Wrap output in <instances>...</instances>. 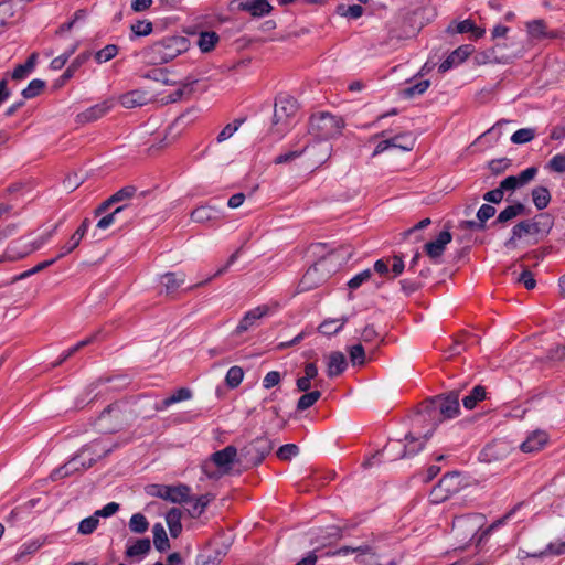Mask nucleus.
<instances>
[{"label":"nucleus","mask_w":565,"mask_h":565,"mask_svg":"<svg viewBox=\"0 0 565 565\" xmlns=\"http://www.w3.org/2000/svg\"><path fill=\"white\" fill-rule=\"evenodd\" d=\"M459 413V392L454 390L446 395H437L422 403L415 422H428L429 428L424 434L426 441L439 424L446 419L456 417Z\"/></svg>","instance_id":"1"},{"label":"nucleus","mask_w":565,"mask_h":565,"mask_svg":"<svg viewBox=\"0 0 565 565\" xmlns=\"http://www.w3.org/2000/svg\"><path fill=\"white\" fill-rule=\"evenodd\" d=\"M335 258L337 252L333 250L309 267L298 284V291L305 292L312 290L327 281L331 274L337 271L340 265V263L335 262Z\"/></svg>","instance_id":"2"},{"label":"nucleus","mask_w":565,"mask_h":565,"mask_svg":"<svg viewBox=\"0 0 565 565\" xmlns=\"http://www.w3.org/2000/svg\"><path fill=\"white\" fill-rule=\"evenodd\" d=\"M128 405L124 402H115L108 405L97 417L95 426L102 434H114L128 425Z\"/></svg>","instance_id":"3"},{"label":"nucleus","mask_w":565,"mask_h":565,"mask_svg":"<svg viewBox=\"0 0 565 565\" xmlns=\"http://www.w3.org/2000/svg\"><path fill=\"white\" fill-rule=\"evenodd\" d=\"M189 40L184 36H168L152 44L148 55L153 63H168L189 49Z\"/></svg>","instance_id":"4"},{"label":"nucleus","mask_w":565,"mask_h":565,"mask_svg":"<svg viewBox=\"0 0 565 565\" xmlns=\"http://www.w3.org/2000/svg\"><path fill=\"white\" fill-rule=\"evenodd\" d=\"M274 444L267 436H259L244 446L237 459L245 469L259 466L267 455L273 450Z\"/></svg>","instance_id":"5"},{"label":"nucleus","mask_w":565,"mask_h":565,"mask_svg":"<svg viewBox=\"0 0 565 565\" xmlns=\"http://www.w3.org/2000/svg\"><path fill=\"white\" fill-rule=\"evenodd\" d=\"M344 120L330 113L312 115L309 124V132L319 139H331L341 135Z\"/></svg>","instance_id":"6"},{"label":"nucleus","mask_w":565,"mask_h":565,"mask_svg":"<svg viewBox=\"0 0 565 565\" xmlns=\"http://www.w3.org/2000/svg\"><path fill=\"white\" fill-rule=\"evenodd\" d=\"M297 110L298 104L294 97L287 94H279L275 100L271 128L276 132H285Z\"/></svg>","instance_id":"7"},{"label":"nucleus","mask_w":565,"mask_h":565,"mask_svg":"<svg viewBox=\"0 0 565 565\" xmlns=\"http://www.w3.org/2000/svg\"><path fill=\"white\" fill-rule=\"evenodd\" d=\"M462 487V478L459 472L446 473L430 491L429 499L435 504L441 503L459 492Z\"/></svg>","instance_id":"8"},{"label":"nucleus","mask_w":565,"mask_h":565,"mask_svg":"<svg viewBox=\"0 0 565 565\" xmlns=\"http://www.w3.org/2000/svg\"><path fill=\"white\" fill-rule=\"evenodd\" d=\"M484 524V516L480 513L460 515L452 521V532L461 540H473Z\"/></svg>","instance_id":"9"},{"label":"nucleus","mask_w":565,"mask_h":565,"mask_svg":"<svg viewBox=\"0 0 565 565\" xmlns=\"http://www.w3.org/2000/svg\"><path fill=\"white\" fill-rule=\"evenodd\" d=\"M146 491L151 497L161 498L173 503H183L191 501V489L185 484H179L174 487L163 484H150L146 488Z\"/></svg>","instance_id":"10"},{"label":"nucleus","mask_w":565,"mask_h":565,"mask_svg":"<svg viewBox=\"0 0 565 565\" xmlns=\"http://www.w3.org/2000/svg\"><path fill=\"white\" fill-rule=\"evenodd\" d=\"M553 222L548 214L542 213L534 220H525L514 225V237L548 233Z\"/></svg>","instance_id":"11"},{"label":"nucleus","mask_w":565,"mask_h":565,"mask_svg":"<svg viewBox=\"0 0 565 565\" xmlns=\"http://www.w3.org/2000/svg\"><path fill=\"white\" fill-rule=\"evenodd\" d=\"M512 451V446L504 439L493 440L488 444L481 451L480 458L482 461L491 463L505 459Z\"/></svg>","instance_id":"12"},{"label":"nucleus","mask_w":565,"mask_h":565,"mask_svg":"<svg viewBox=\"0 0 565 565\" xmlns=\"http://www.w3.org/2000/svg\"><path fill=\"white\" fill-rule=\"evenodd\" d=\"M452 235L449 231H443L439 233L435 241H430L425 244L424 249L426 254L435 262L439 263V258L443 256L446 246L451 242Z\"/></svg>","instance_id":"13"},{"label":"nucleus","mask_w":565,"mask_h":565,"mask_svg":"<svg viewBox=\"0 0 565 565\" xmlns=\"http://www.w3.org/2000/svg\"><path fill=\"white\" fill-rule=\"evenodd\" d=\"M238 456L237 448L233 445H228L222 450L212 454L211 460L216 467L222 469L223 472H228L231 465L237 462Z\"/></svg>","instance_id":"14"},{"label":"nucleus","mask_w":565,"mask_h":565,"mask_svg":"<svg viewBox=\"0 0 565 565\" xmlns=\"http://www.w3.org/2000/svg\"><path fill=\"white\" fill-rule=\"evenodd\" d=\"M269 309L267 306H259L245 313L243 319L236 327L235 333L242 334L248 331L250 328L256 326L257 321L268 313Z\"/></svg>","instance_id":"15"},{"label":"nucleus","mask_w":565,"mask_h":565,"mask_svg":"<svg viewBox=\"0 0 565 565\" xmlns=\"http://www.w3.org/2000/svg\"><path fill=\"white\" fill-rule=\"evenodd\" d=\"M548 441V435L544 430H534L520 445L523 452H535L541 450Z\"/></svg>","instance_id":"16"},{"label":"nucleus","mask_w":565,"mask_h":565,"mask_svg":"<svg viewBox=\"0 0 565 565\" xmlns=\"http://www.w3.org/2000/svg\"><path fill=\"white\" fill-rule=\"evenodd\" d=\"M327 373L329 377L341 375L347 369L345 355L340 351H333L327 356Z\"/></svg>","instance_id":"17"},{"label":"nucleus","mask_w":565,"mask_h":565,"mask_svg":"<svg viewBox=\"0 0 565 565\" xmlns=\"http://www.w3.org/2000/svg\"><path fill=\"white\" fill-rule=\"evenodd\" d=\"M238 9L249 12L253 17H264L273 8L267 0H238Z\"/></svg>","instance_id":"18"},{"label":"nucleus","mask_w":565,"mask_h":565,"mask_svg":"<svg viewBox=\"0 0 565 565\" xmlns=\"http://www.w3.org/2000/svg\"><path fill=\"white\" fill-rule=\"evenodd\" d=\"M226 555L223 546L209 547L202 551L196 557V565H218Z\"/></svg>","instance_id":"19"},{"label":"nucleus","mask_w":565,"mask_h":565,"mask_svg":"<svg viewBox=\"0 0 565 565\" xmlns=\"http://www.w3.org/2000/svg\"><path fill=\"white\" fill-rule=\"evenodd\" d=\"M150 100V96L146 90L135 89L122 94L119 97L120 104L125 108H135L146 105Z\"/></svg>","instance_id":"20"},{"label":"nucleus","mask_w":565,"mask_h":565,"mask_svg":"<svg viewBox=\"0 0 565 565\" xmlns=\"http://www.w3.org/2000/svg\"><path fill=\"white\" fill-rule=\"evenodd\" d=\"M471 53V49L469 45H462L452 51L449 56L439 65L438 71L440 73H445L449 71L451 67L463 62Z\"/></svg>","instance_id":"21"},{"label":"nucleus","mask_w":565,"mask_h":565,"mask_svg":"<svg viewBox=\"0 0 565 565\" xmlns=\"http://www.w3.org/2000/svg\"><path fill=\"white\" fill-rule=\"evenodd\" d=\"M89 220L85 218L79 227L75 231V233L71 236L70 241L61 247V253L57 255V258H62L67 254L72 253L81 243L82 238L86 234L89 227Z\"/></svg>","instance_id":"22"},{"label":"nucleus","mask_w":565,"mask_h":565,"mask_svg":"<svg viewBox=\"0 0 565 565\" xmlns=\"http://www.w3.org/2000/svg\"><path fill=\"white\" fill-rule=\"evenodd\" d=\"M90 53L89 52H83L78 54L72 63L68 65V67L65 70V72L60 76V78L54 83V88H61L68 79H71L75 72L89 58Z\"/></svg>","instance_id":"23"},{"label":"nucleus","mask_w":565,"mask_h":565,"mask_svg":"<svg viewBox=\"0 0 565 565\" xmlns=\"http://www.w3.org/2000/svg\"><path fill=\"white\" fill-rule=\"evenodd\" d=\"M109 108L110 107L106 102H104L102 104L94 105V106L89 107L88 109L79 113L76 116V121L79 124H87V122L97 120L100 117H103L109 110Z\"/></svg>","instance_id":"24"},{"label":"nucleus","mask_w":565,"mask_h":565,"mask_svg":"<svg viewBox=\"0 0 565 565\" xmlns=\"http://www.w3.org/2000/svg\"><path fill=\"white\" fill-rule=\"evenodd\" d=\"M191 397H192L191 390H189L186 387H181V388L177 390L172 395L166 397L160 404H157L154 408H156V411H163L175 403L188 401Z\"/></svg>","instance_id":"25"},{"label":"nucleus","mask_w":565,"mask_h":565,"mask_svg":"<svg viewBox=\"0 0 565 565\" xmlns=\"http://www.w3.org/2000/svg\"><path fill=\"white\" fill-rule=\"evenodd\" d=\"M529 35L534 40H541L545 38H555L556 34L548 33L546 31V23L542 19L532 20L526 23Z\"/></svg>","instance_id":"26"},{"label":"nucleus","mask_w":565,"mask_h":565,"mask_svg":"<svg viewBox=\"0 0 565 565\" xmlns=\"http://www.w3.org/2000/svg\"><path fill=\"white\" fill-rule=\"evenodd\" d=\"M385 454L390 461H396L405 458V447L402 440H390L383 448L382 452L376 455Z\"/></svg>","instance_id":"27"},{"label":"nucleus","mask_w":565,"mask_h":565,"mask_svg":"<svg viewBox=\"0 0 565 565\" xmlns=\"http://www.w3.org/2000/svg\"><path fill=\"white\" fill-rule=\"evenodd\" d=\"M181 515V510L178 508L170 509L166 515L170 535L174 539L178 537L182 531Z\"/></svg>","instance_id":"28"},{"label":"nucleus","mask_w":565,"mask_h":565,"mask_svg":"<svg viewBox=\"0 0 565 565\" xmlns=\"http://www.w3.org/2000/svg\"><path fill=\"white\" fill-rule=\"evenodd\" d=\"M523 214H526V207L524 204L522 203H515L513 205H509L507 206L504 210H502L497 220H495V224L498 223H507L509 222L510 220L519 216V215H523Z\"/></svg>","instance_id":"29"},{"label":"nucleus","mask_w":565,"mask_h":565,"mask_svg":"<svg viewBox=\"0 0 565 565\" xmlns=\"http://www.w3.org/2000/svg\"><path fill=\"white\" fill-rule=\"evenodd\" d=\"M388 140L392 143V148H397L403 151H412L415 146V138L412 136L411 132H402L398 135H395Z\"/></svg>","instance_id":"30"},{"label":"nucleus","mask_w":565,"mask_h":565,"mask_svg":"<svg viewBox=\"0 0 565 565\" xmlns=\"http://www.w3.org/2000/svg\"><path fill=\"white\" fill-rule=\"evenodd\" d=\"M151 550V542L148 537L137 540L132 545L126 550V556L129 558L137 556H145Z\"/></svg>","instance_id":"31"},{"label":"nucleus","mask_w":565,"mask_h":565,"mask_svg":"<svg viewBox=\"0 0 565 565\" xmlns=\"http://www.w3.org/2000/svg\"><path fill=\"white\" fill-rule=\"evenodd\" d=\"M153 544L159 552H166L170 548V542L167 536L166 530L161 523H157L152 527Z\"/></svg>","instance_id":"32"},{"label":"nucleus","mask_w":565,"mask_h":565,"mask_svg":"<svg viewBox=\"0 0 565 565\" xmlns=\"http://www.w3.org/2000/svg\"><path fill=\"white\" fill-rule=\"evenodd\" d=\"M162 278L166 279L164 289L167 295L174 294L185 281L184 274L166 273Z\"/></svg>","instance_id":"33"},{"label":"nucleus","mask_w":565,"mask_h":565,"mask_svg":"<svg viewBox=\"0 0 565 565\" xmlns=\"http://www.w3.org/2000/svg\"><path fill=\"white\" fill-rule=\"evenodd\" d=\"M129 210V206L124 204L120 206H117L111 213L104 215L98 222H97V228L99 230H106L109 226L117 224L120 222L119 217L121 213Z\"/></svg>","instance_id":"34"},{"label":"nucleus","mask_w":565,"mask_h":565,"mask_svg":"<svg viewBox=\"0 0 565 565\" xmlns=\"http://www.w3.org/2000/svg\"><path fill=\"white\" fill-rule=\"evenodd\" d=\"M196 83L195 79L192 82L181 83L179 87L168 95L167 97L161 99L162 104L175 103L181 100L184 96H190L192 93V84Z\"/></svg>","instance_id":"35"},{"label":"nucleus","mask_w":565,"mask_h":565,"mask_svg":"<svg viewBox=\"0 0 565 565\" xmlns=\"http://www.w3.org/2000/svg\"><path fill=\"white\" fill-rule=\"evenodd\" d=\"M486 387L482 385H476L471 392L462 398L465 408L472 409L476 405L486 398Z\"/></svg>","instance_id":"36"},{"label":"nucleus","mask_w":565,"mask_h":565,"mask_svg":"<svg viewBox=\"0 0 565 565\" xmlns=\"http://www.w3.org/2000/svg\"><path fill=\"white\" fill-rule=\"evenodd\" d=\"M532 201L537 210H544L547 207L551 201V194L547 188L536 186L532 190Z\"/></svg>","instance_id":"37"},{"label":"nucleus","mask_w":565,"mask_h":565,"mask_svg":"<svg viewBox=\"0 0 565 565\" xmlns=\"http://www.w3.org/2000/svg\"><path fill=\"white\" fill-rule=\"evenodd\" d=\"M214 499V497L210 493L202 494L198 497L190 509H188L189 514L191 518H199L205 510V508L209 505V503Z\"/></svg>","instance_id":"38"},{"label":"nucleus","mask_w":565,"mask_h":565,"mask_svg":"<svg viewBox=\"0 0 565 565\" xmlns=\"http://www.w3.org/2000/svg\"><path fill=\"white\" fill-rule=\"evenodd\" d=\"M220 38L215 32H202L199 36L198 45L200 50L207 53L214 49Z\"/></svg>","instance_id":"39"},{"label":"nucleus","mask_w":565,"mask_h":565,"mask_svg":"<svg viewBox=\"0 0 565 565\" xmlns=\"http://www.w3.org/2000/svg\"><path fill=\"white\" fill-rule=\"evenodd\" d=\"M149 527L147 518L141 513H135L129 520V530L132 533L142 534Z\"/></svg>","instance_id":"40"},{"label":"nucleus","mask_w":565,"mask_h":565,"mask_svg":"<svg viewBox=\"0 0 565 565\" xmlns=\"http://www.w3.org/2000/svg\"><path fill=\"white\" fill-rule=\"evenodd\" d=\"M77 470H79V468L77 467V460H76V458H73L72 460H70L64 466H62L58 469L54 470L51 473V479L52 480H58V479H62V478L71 476L73 472H75Z\"/></svg>","instance_id":"41"},{"label":"nucleus","mask_w":565,"mask_h":565,"mask_svg":"<svg viewBox=\"0 0 565 565\" xmlns=\"http://www.w3.org/2000/svg\"><path fill=\"white\" fill-rule=\"evenodd\" d=\"M405 440L407 441V444H404L405 458L415 456L424 448L425 445V441H419L418 438L412 434H407L405 436Z\"/></svg>","instance_id":"42"},{"label":"nucleus","mask_w":565,"mask_h":565,"mask_svg":"<svg viewBox=\"0 0 565 565\" xmlns=\"http://www.w3.org/2000/svg\"><path fill=\"white\" fill-rule=\"evenodd\" d=\"M321 396L319 391L305 392L297 402V409L299 412L306 411L311 407Z\"/></svg>","instance_id":"43"},{"label":"nucleus","mask_w":565,"mask_h":565,"mask_svg":"<svg viewBox=\"0 0 565 565\" xmlns=\"http://www.w3.org/2000/svg\"><path fill=\"white\" fill-rule=\"evenodd\" d=\"M44 88L45 82L36 78L32 79L21 94L25 99H31L39 96Z\"/></svg>","instance_id":"44"},{"label":"nucleus","mask_w":565,"mask_h":565,"mask_svg":"<svg viewBox=\"0 0 565 565\" xmlns=\"http://www.w3.org/2000/svg\"><path fill=\"white\" fill-rule=\"evenodd\" d=\"M535 138V129L521 128L511 136V141L515 145H523L532 141Z\"/></svg>","instance_id":"45"},{"label":"nucleus","mask_w":565,"mask_h":565,"mask_svg":"<svg viewBox=\"0 0 565 565\" xmlns=\"http://www.w3.org/2000/svg\"><path fill=\"white\" fill-rule=\"evenodd\" d=\"M243 377H244L243 369L239 366H232L226 373L225 382L228 387L235 388L242 383Z\"/></svg>","instance_id":"46"},{"label":"nucleus","mask_w":565,"mask_h":565,"mask_svg":"<svg viewBox=\"0 0 565 565\" xmlns=\"http://www.w3.org/2000/svg\"><path fill=\"white\" fill-rule=\"evenodd\" d=\"M99 519L94 513L93 515L85 518L78 524V533L83 535L92 534L98 526Z\"/></svg>","instance_id":"47"},{"label":"nucleus","mask_w":565,"mask_h":565,"mask_svg":"<svg viewBox=\"0 0 565 565\" xmlns=\"http://www.w3.org/2000/svg\"><path fill=\"white\" fill-rule=\"evenodd\" d=\"M565 554V540L559 543H550L544 551L530 554L532 557H544L547 555Z\"/></svg>","instance_id":"48"},{"label":"nucleus","mask_w":565,"mask_h":565,"mask_svg":"<svg viewBox=\"0 0 565 565\" xmlns=\"http://www.w3.org/2000/svg\"><path fill=\"white\" fill-rule=\"evenodd\" d=\"M118 54V46L115 44H108L102 50L95 53V60L97 63H105L114 58Z\"/></svg>","instance_id":"49"},{"label":"nucleus","mask_w":565,"mask_h":565,"mask_svg":"<svg viewBox=\"0 0 565 565\" xmlns=\"http://www.w3.org/2000/svg\"><path fill=\"white\" fill-rule=\"evenodd\" d=\"M429 85H430V82L428 79L420 81L415 85L404 88L402 90V95L405 98H412L415 95H422L427 90Z\"/></svg>","instance_id":"50"},{"label":"nucleus","mask_w":565,"mask_h":565,"mask_svg":"<svg viewBox=\"0 0 565 565\" xmlns=\"http://www.w3.org/2000/svg\"><path fill=\"white\" fill-rule=\"evenodd\" d=\"M145 78L152 79L156 82H161L167 85L174 84L175 82L169 79L168 71L166 68H151L145 75Z\"/></svg>","instance_id":"51"},{"label":"nucleus","mask_w":565,"mask_h":565,"mask_svg":"<svg viewBox=\"0 0 565 565\" xmlns=\"http://www.w3.org/2000/svg\"><path fill=\"white\" fill-rule=\"evenodd\" d=\"M349 355L353 365H363L365 363V351L360 343L350 348Z\"/></svg>","instance_id":"52"},{"label":"nucleus","mask_w":565,"mask_h":565,"mask_svg":"<svg viewBox=\"0 0 565 565\" xmlns=\"http://www.w3.org/2000/svg\"><path fill=\"white\" fill-rule=\"evenodd\" d=\"M299 454V447L295 444H286L277 450V457L287 461Z\"/></svg>","instance_id":"53"},{"label":"nucleus","mask_w":565,"mask_h":565,"mask_svg":"<svg viewBox=\"0 0 565 565\" xmlns=\"http://www.w3.org/2000/svg\"><path fill=\"white\" fill-rule=\"evenodd\" d=\"M78 43L74 44L67 52L52 60L50 67L54 71L61 70L68 61L70 56L75 53Z\"/></svg>","instance_id":"54"},{"label":"nucleus","mask_w":565,"mask_h":565,"mask_svg":"<svg viewBox=\"0 0 565 565\" xmlns=\"http://www.w3.org/2000/svg\"><path fill=\"white\" fill-rule=\"evenodd\" d=\"M372 277V270L371 269H365L363 271H361L360 274L355 275L354 277H352L349 281H348V287L351 289V290H355L358 289L363 282L370 280V278Z\"/></svg>","instance_id":"55"},{"label":"nucleus","mask_w":565,"mask_h":565,"mask_svg":"<svg viewBox=\"0 0 565 565\" xmlns=\"http://www.w3.org/2000/svg\"><path fill=\"white\" fill-rule=\"evenodd\" d=\"M243 122V119H236L231 124H227L218 134L217 141L223 142L227 140L230 137L233 136V134L238 129L241 124Z\"/></svg>","instance_id":"56"},{"label":"nucleus","mask_w":565,"mask_h":565,"mask_svg":"<svg viewBox=\"0 0 565 565\" xmlns=\"http://www.w3.org/2000/svg\"><path fill=\"white\" fill-rule=\"evenodd\" d=\"M211 218L212 214L209 206H199L191 213V220L196 223H204Z\"/></svg>","instance_id":"57"},{"label":"nucleus","mask_w":565,"mask_h":565,"mask_svg":"<svg viewBox=\"0 0 565 565\" xmlns=\"http://www.w3.org/2000/svg\"><path fill=\"white\" fill-rule=\"evenodd\" d=\"M137 192V188L134 185H127L113 194V201L116 203L129 200L134 198Z\"/></svg>","instance_id":"58"},{"label":"nucleus","mask_w":565,"mask_h":565,"mask_svg":"<svg viewBox=\"0 0 565 565\" xmlns=\"http://www.w3.org/2000/svg\"><path fill=\"white\" fill-rule=\"evenodd\" d=\"M308 148V146H305L303 148H301L300 150H294V151H289V152H286V153H282V154H279L275 158L274 162L276 164H284V163H288L297 158H299L305 151L306 149Z\"/></svg>","instance_id":"59"},{"label":"nucleus","mask_w":565,"mask_h":565,"mask_svg":"<svg viewBox=\"0 0 565 565\" xmlns=\"http://www.w3.org/2000/svg\"><path fill=\"white\" fill-rule=\"evenodd\" d=\"M338 320L327 319L318 328L319 332L326 335H332L341 330V326H335Z\"/></svg>","instance_id":"60"},{"label":"nucleus","mask_w":565,"mask_h":565,"mask_svg":"<svg viewBox=\"0 0 565 565\" xmlns=\"http://www.w3.org/2000/svg\"><path fill=\"white\" fill-rule=\"evenodd\" d=\"M536 173H537V169L535 167H530L514 177H515L519 185L523 186V185L527 184L530 181H532L535 178Z\"/></svg>","instance_id":"61"},{"label":"nucleus","mask_w":565,"mask_h":565,"mask_svg":"<svg viewBox=\"0 0 565 565\" xmlns=\"http://www.w3.org/2000/svg\"><path fill=\"white\" fill-rule=\"evenodd\" d=\"M131 31L137 36H145L152 32V23L148 21H137L131 25Z\"/></svg>","instance_id":"62"},{"label":"nucleus","mask_w":565,"mask_h":565,"mask_svg":"<svg viewBox=\"0 0 565 565\" xmlns=\"http://www.w3.org/2000/svg\"><path fill=\"white\" fill-rule=\"evenodd\" d=\"M495 214V209L490 205V204H482L478 212H477V218L482 222L483 224H486V222L488 220H490L491 217H493Z\"/></svg>","instance_id":"63"},{"label":"nucleus","mask_w":565,"mask_h":565,"mask_svg":"<svg viewBox=\"0 0 565 565\" xmlns=\"http://www.w3.org/2000/svg\"><path fill=\"white\" fill-rule=\"evenodd\" d=\"M548 167L551 170H553L555 172H564L565 171V154L554 156L550 160Z\"/></svg>","instance_id":"64"}]
</instances>
